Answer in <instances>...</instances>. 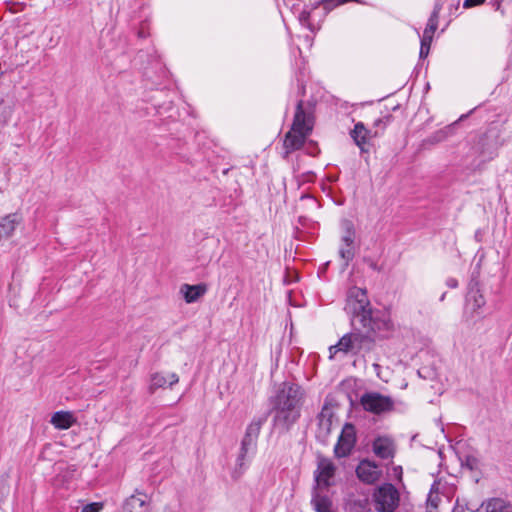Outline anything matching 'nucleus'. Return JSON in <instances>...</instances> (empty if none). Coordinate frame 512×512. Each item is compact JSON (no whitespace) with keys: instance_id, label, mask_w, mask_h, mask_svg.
Listing matches in <instances>:
<instances>
[{"instance_id":"35","label":"nucleus","mask_w":512,"mask_h":512,"mask_svg":"<svg viewBox=\"0 0 512 512\" xmlns=\"http://www.w3.org/2000/svg\"><path fill=\"white\" fill-rule=\"evenodd\" d=\"M309 18V12H306V11H303L301 14H300V20L301 21H307Z\"/></svg>"},{"instance_id":"20","label":"nucleus","mask_w":512,"mask_h":512,"mask_svg":"<svg viewBox=\"0 0 512 512\" xmlns=\"http://www.w3.org/2000/svg\"><path fill=\"white\" fill-rule=\"evenodd\" d=\"M333 413L328 408H323L319 414V435L322 437H327L333 426Z\"/></svg>"},{"instance_id":"12","label":"nucleus","mask_w":512,"mask_h":512,"mask_svg":"<svg viewBox=\"0 0 512 512\" xmlns=\"http://www.w3.org/2000/svg\"><path fill=\"white\" fill-rule=\"evenodd\" d=\"M179 382V377L176 373L164 374L162 372H155L150 376L149 392L153 394L159 388L172 387Z\"/></svg>"},{"instance_id":"9","label":"nucleus","mask_w":512,"mask_h":512,"mask_svg":"<svg viewBox=\"0 0 512 512\" xmlns=\"http://www.w3.org/2000/svg\"><path fill=\"white\" fill-rule=\"evenodd\" d=\"M148 496L144 493L137 492L128 497L123 504V512H150ZM163 512H176L170 508H166Z\"/></svg>"},{"instance_id":"4","label":"nucleus","mask_w":512,"mask_h":512,"mask_svg":"<svg viewBox=\"0 0 512 512\" xmlns=\"http://www.w3.org/2000/svg\"><path fill=\"white\" fill-rule=\"evenodd\" d=\"M372 501L377 512H394L400 503V494L394 485L384 483L374 489Z\"/></svg>"},{"instance_id":"6","label":"nucleus","mask_w":512,"mask_h":512,"mask_svg":"<svg viewBox=\"0 0 512 512\" xmlns=\"http://www.w3.org/2000/svg\"><path fill=\"white\" fill-rule=\"evenodd\" d=\"M360 402L364 410L374 414L390 411L394 405L393 400L389 396L377 392L363 394Z\"/></svg>"},{"instance_id":"14","label":"nucleus","mask_w":512,"mask_h":512,"mask_svg":"<svg viewBox=\"0 0 512 512\" xmlns=\"http://www.w3.org/2000/svg\"><path fill=\"white\" fill-rule=\"evenodd\" d=\"M21 222L22 216L17 212L0 217V240L10 238Z\"/></svg>"},{"instance_id":"34","label":"nucleus","mask_w":512,"mask_h":512,"mask_svg":"<svg viewBox=\"0 0 512 512\" xmlns=\"http://www.w3.org/2000/svg\"><path fill=\"white\" fill-rule=\"evenodd\" d=\"M446 284L449 288H456L458 286V281L455 278H449L447 279Z\"/></svg>"},{"instance_id":"11","label":"nucleus","mask_w":512,"mask_h":512,"mask_svg":"<svg viewBox=\"0 0 512 512\" xmlns=\"http://www.w3.org/2000/svg\"><path fill=\"white\" fill-rule=\"evenodd\" d=\"M372 449L374 454L381 459L393 458L396 451L393 439L388 436L375 438Z\"/></svg>"},{"instance_id":"25","label":"nucleus","mask_w":512,"mask_h":512,"mask_svg":"<svg viewBox=\"0 0 512 512\" xmlns=\"http://www.w3.org/2000/svg\"><path fill=\"white\" fill-rule=\"evenodd\" d=\"M256 451L250 449L249 447H245L241 444L239 455L237 458V464L240 468L246 467V465L251 461Z\"/></svg>"},{"instance_id":"27","label":"nucleus","mask_w":512,"mask_h":512,"mask_svg":"<svg viewBox=\"0 0 512 512\" xmlns=\"http://www.w3.org/2000/svg\"><path fill=\"white\" fill-rule=\"evenodd\" d=\"M14 113V108L11 105L2 107L0 111V128L8 125Z\"/></svg>"},{"instance_id":"26","label":"nucleus","mask_w":512,"mask_h":512,"mask_svg":"<svg viewBox=\"0 0 512 512\" xmlns=\"http://www.w3.org/2000/svg\"><path fill=\"white\" fill-rule=\"evenodd\" d=\"M354 246H346L344 243H341L339 246V255L344 260V266L347 267L349 262L354 257Z\"/></svg>"},{"instance_id":"16","label":"nucleus","mask_w":512,"mask_h":512,"mask_svg":"<svg viewBox=\"0 0 512 512\" xmlns=\"http://www.w3.org/2000/svg\"><path fill=\"white\" fill-rule=\"evenodd\" d=\"M77 422L76 417L70 411H57L51 416L50 423L59 430H66Z\"/></svg>"},{"instance_id":"1","label":"nucleus","mask_w":512,"mask_h":512,"mask_svg":"<svg viewBox=\"0 0 512 512\" xmlns=\"http://www.w3.org/2000/svg\"><path fill=\"white\" fill-rule=\"evenodd\" d=\"M303 392L298 385L284 384L276 396L275 422L285 428L300 416Z\"/></svg>"},{"instance_id":"28","label":"nucleus","mask_w":512,"mask_h":512,"mask_svg":"<svg viewBox=\"0 0 512 512\" xmlns=\"http://www.w3.org/2000/svg\"><path fill=\"white\" fill-rule=\"evenodd\" d=\"M103 507H104L103 503L93 502V503L86 504L82 508L81 512H101Z\"/></svg>"},{"instance_id":"33","label":"nucleus","mask_w":512,"mask_h":512,"mask_svg":"<svg viewBox=\"0 0 512 512\" xmlns=\"http://www.w3.org/2000/svg\"><path fill=\"white\" fill-rule=\"evenodd\" d=\"M432 39H433V37H432V36H429L428 38H426V35H425V34H423V36H422V38H421V45H425V46L430 47V46H431Z\"/></svg>"},{"instance_id":"18","label":"nucleus","mask_w":512,"mask_h":512,"mask_svg":"<svg viewBox=\"0 0 512 512\" xmlns=\"http://www.w3.org/2000/svg\"><path fill=\"white\" fill-rule=\"evenodd\" d=\"M260 429V422H252L251 424H249L241 444L245 447H249L250 449L256 451Z\"/></svg>"},{"instance_id":"15","label":"nucleus","mask_w":512,"mask_h":512,"mask_svg":"<svg viewBox=\"0 0 512 512\" xmlns=\"http://www.w3.org/2000/svg\"><path fill=\"white\" fill-rule=\"evenodd\" d=\"M477 512H512V503L500 497L484 500Z\"/></svg>"},{"instance_id":"22","label":"nucleus","mask_w":512,"mask_h":512,"mask_svg":"<svg viewBox=\"0 0 512 512\" xmlns=\"http://www.w3.org/2000/svg\"><path fill=\"white\" fill-rule=\"evenodd\" d=\"M312 504L316 512H334L332 501L327 495L316 493Z\"/></svg>"},{"instance_id":"3","label":"nucleus","mask_w":512,"mask_h":512,"mask_svg":"<svg viewBox=\"0 0 512 512\" xmlns=\"http://www.w3.org/2000/svg\"><path fill=\"white\" fill-rule=\"evenodd\" d=\"M347 309L353 314L354 321L362 327L374 330L376 320L372 316V308L365 289L352 287L347 294Z\"/></svg>"},{"instance_id":"37","label":"nucleus","mask_w":512,"mask_h":512,"mask_svg":"<svg viewBox=\"0 0 512 512\" xmlns=\"http://www.w3.org/2000/svg\"><path fill=\"white\" fill-rule=\"evenodd\" d=\"M467 464L469 465V467H470L471 469L473 468V466H472V464H471V462H470V459H469V458L467 459Z\"/></svg>"},{"instance_id":"24","label":"nucleus","mask_w":512,"mask_h":512,"mask_svg":"<svg viewBox=\"0 0 512 512\" xmlns=\"http://www.w3.org/2000/svg\"><path fill=\"white\" fill-rule=\"evenodd\" d=\"M440 10H441V7L439 5H436L434 7V10L429 17L428 23L423 32V34L426 35V38H428L429 36L433 37V35L438 27V19H439Z\"/></svg>"},{"instance_id":"17","label":"nucleus","mask_w":512,"mask_h":512,"mask_svg":"<svg viewBox=\"0 0 512 512\" xmlns=\"http://www.w3.org/2000/svg\"><path fill=\"white\" fill-rule=\"evenodd\" d=\"M350 135L362 152L367 151L365 144L372 137V135L371 131L368 130L362 122L355 124L353 130L350 132Z\"/></svg>"},{"instance_id":"23","label":"nucleus","mask_w":512,"mask_h":512,"mask_svg":"<svg viewBox=\"0 0 512 512\" xmlns=\"http://www.w3.org/2000/svg\"><path fill=\"white\" fill-rule=\"evenodd\" d=\"M341 228L343 230L341 243H344L346 246H354L355 229L353 223L349 220H343L341 222Z\"/></svg>"},{"instance_id":"32","label":"nucleus","mask_w":512,"mask_h":512,"mask_svg":"<svg viewBox=\"0 0 512 512\" xmlns=\"http://www.w3.org/2000/svg\"><path fill=\"white\" fill-rule=\"evenodd\" d=\"M429 51H430V47L425 46V45H421V47H420V57L421 58L427 57L428 54H429Z\"/></svg>"},{"instance_id":"30","label":"nucleus","mask_w":512,"mask_h":512,"mask_svg":"<svg viewBox=\"0 0 512 512\" xmlns=\"http://www.w3.org/2000/svg\"><path fill=\"white\" fill-rule=\"evenodd\" d=\"M393 476L398 480V481H401L402 480V475H403V469L401 466H395L393 468Z\"/></svg>"},{"instance_id":"21","label":"nucleus","mask_w":512,"mask_h":512,"mask_svg":"<svg viewBox=\"0 0 512 512\" xmlns=\"http://www.w3.org/2000/svg\"><path fill=\"white\" fill-rule=\"evenodd\" d=\"M330 358H333L334 355L337 352H344V353H355L354 346H353V337L350 334L344 335L337 344L330 346Z\"/></svg>"},{"instance_id":"2","label":"nucleus","mask_w":512,"mask_h":512,"mask_svg":"<svg viewBox=\"0 0 512 512\" xmlns=\"http://www.w3.org/2000/svg\"><path fill=\"white\" fill-rule=\"evenodd\" d=\"M303 105L302 100L297 103L291 129L285 135V157L293 151L299 150L313 130L312 115L304 109Z\"/></svg>"},{"instance_id":"10","label":"nucleus","mask_w":512,"mask_h":512,"mask_svg":"<svg viewBox=\"0 0 512 512\" xmlns=\"http://www.w3.org/2000/svg\"><path fill=\"white\" fill-rule=\"evenodd\" d=\"M380 470L376 463L362 460L356 468L358 478L367 484L376 482L380 477Z\"/></svg>"},{"instance_id":"5","label":"nucleus","mask_w":512,"mask_h":512,"mask_svg":"<svg viewBox=\"0 0 512 512\" xmlns=\"http://www.w3.org/2000/svg\"><path fill=\"white\" fill-rule=\"evenodd\" d=\"M486 300L477 284L470 286L465 299L463 318L467 323H472L480 315V309Z\"/></svg>"},{"instance_id":"19","label":"nucleus","mask_w":512,"mask_h":512,"mask_svg":"<svg viewBox=\"0 0 512 512\" xmlns=\"http://www.w3.org/2000/svg\"><path fill=\"white\" fill-rule=\"evenodd\" d=\"M206 292L204 285L183 284L180 287V293L183 295L187 303L196 302Z\"/></svg>"},{"instance_id":"29","label":"nucleus","mask_w":512,"mask_h":512,"mask_svg":"<svg viewBox=\"0 0 512 512\" xmlns=\"http://www.w3.org/2000/svg\"><path fill=\"white\" fill-rule=\"evenodd\" d=\"M485 2V0H464L463 6L464 8H471L474 6L481 5Z\"/></svg>"},{"instance_id":"31","label":"nucleus","mask_w":512,"mask_h":512,"mask_svg":"<svg viewBox=\"0 0 512 512\" xmlns=\"http://www.w3.org/2000/svg\"><path fill=\"white\" fill-rule=\"evenodd\" d=\"M428 502L431 503L433 507H437L438 504V496L434 495L433 488L431 489L429 496H428Z\"/></svg>"},{"instance_id":"36","label":"nucleus","mask_w":512,"mask_h":512,"mask_svg":"<svg viewBox=\"0 0 512 512\" xmlns=\"http://www.w3.org/2000/svg\"><path fill=\"white\" fill-rule=\"evenodd\" d=\"M446 293H443L440 297V301H443L445 299Z\"/></svg>"},{"instance_id":"13","label":"nucleus","mask_w":512,"mask_h":512,"mask_svg":"<svg viewBox=\"0 0 512 512\" xmlns=\"http://www.w3.org/2000/svg\"><path fill=\"white\" fill-rule=\"evenodd\" d=\"M335 474V466L331 460L327 458H319L316 482L318 486L328 487L330 485V479Z\"/></svg>"},{"instance_id":"8","label":"nucleus","mask_w":512,"mask_h":512,"mask_svg":"<svg viewBox=\"0 0 512 512\" xmlns=\"http://www.w3.org/2000/svg\"><path fill=\"white\" fill-rule=\"evenodd\" d=\"M380 328V322L376 320V324H374V330L369 329V327H363L364 331H358L351 333L353 337V346L355 353L360 352L361 350H370L375 341L376 331Z\"/></svg>"},{"instance_id":"7","label":"nucleus","mask_w":512,"mask_h":512,"mask_svg":"<svg viewBox=\"0 0 512 512\" xmlns=\"http://www.w3.org/2000/svg\"><path fill=\"white\" fill-rule=\"evenodd\" d=\"M356 443V430L355 427L346 423L335 445L334 452L336 457L342 458L348 456Z\"/></svg>"}]
</instances>
